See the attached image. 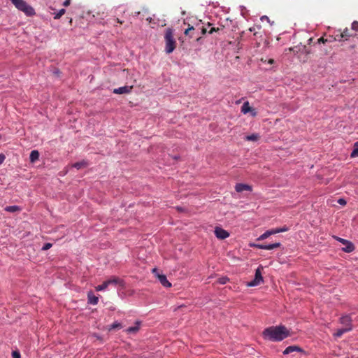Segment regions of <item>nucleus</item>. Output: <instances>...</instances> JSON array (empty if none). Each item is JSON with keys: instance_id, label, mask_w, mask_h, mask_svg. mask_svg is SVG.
Masks as SVG:
<instances>
[{"instance_id": "nucleus-1", "label": "nucleus", "mask_w": 358, "mask_h": 358, "mask_svg": "<svg viewBox=\"0 0 358 358\" xmlns=\"http://www.w3.org/2000/svg\"><path fill=\"white\" fill-rule=\"evenodd\" d=\"M262 334L264 338L275 342L281 341L291 335L289 331L283 325L268 327L264 330Z\"/></svg>"}, {"instance_id": "nucleus-2", "label": "nucleus", "mask_w": 358, "mask_h": 358, "mask_svg": "<svg viewBox=\"0 0 358 358\" xmlns=\"http://www.w3.org/2000/svg\"><path fill=\"white\" fill-rule=\"evenodd\" d=\"M166 43L165 51L167 54L171 53L176 48V41L173 38V30L171 28L166 29L164 34Z\"/></svg>"}, {"instance_id": "nucleus-3", "label": "nucleus", "mask_w": 358, "mask_h": 358, "mask_svg": "<svg viewBox=\"0 0 358 358\" xmlns=\"http://www.w3.org/2000/svg\"><path fill=\"white\" fill-rule=\"evenodd\" d=\"M12 3L19 10L23 12L27 16H31L35 14L34 9L29 5L24 0H10Z\"/></svg>"}, {"instance_id": "nucleus-4", "label": "nucleus", "mask_w": 358, "mask_h": 358, "mask_svg": "<svg viewBox=\"0 0 358 358\" xmlns=\"http://www.w3.org/2000/svg\"><path fill=\"white\" fill-rule=\"evenodd\" d=\"M262 267L259 266L255 271V275L253 280L248 283V286L254 287L260 285L264 282L263 277L262 275Z\"/></svg>"}, {"instance_id": "nucleus-5", "label": "nucleus", "mask_w": 358, "mask_h": 358, "mask_svg": "<svg viewBox=\"0 0 358 358\" xmlns=\"http://www.w3.org/2000/svg\"><path fill=\"white\" fill-rule=\"evenodd\" d=\"M152 273L155 274L156 278L159 280L160 283L165 287H171V283L167 280V278L164 274H160L158 272V269L157 268H154L152 269Z\"/></svg>"}, {"instance_id": "nucleus-6", "label": "nucleus", "mask_w": 358, "mask_h": 358, "mask_svg": "<svg viewBox=\"0 0 358 358\" xmlns=\"http://www.w3.org/2000/svg\"><path fill=\"white\" fill-rule=\"evenodd\" d=\"M335 238L343 245H345V247L343 248V251L346 252H351L355 250V246L350 241L339 237H335Z\"/></svg>"}, {"instance_id": "nucleus-7", "label": "nucleus", "mask_w": 358, "mask_h": 358, "mask_svg": "<svg viewBox=\"0 0 358 358\" xmlns=\"http://www.w3.org/2000/svg\"><path fill=\"white\" fill-rule=\"evenodd\" d=\"M352 320L350 315H345L340 318V323L344 326L345 329L350 328L352 330Z\"/></svg>"}, {"instance_id": "nucleus-8", "label": "nucleus", "mask_w": 358, "mask_h": 358, "mask_svg": "<svg viewBox=\"0 0 358 358\" xmlns=\"http://www.w3.org/2000/svg\"><path fill=\"white\" fill-rule=\"evenodd\" d=\"M215 234L217 238L221 240H224L229 236L228 231L218 227L215 229Z\"/></svg>"}, {"instance_id": "nucleus-9", "label": "nucleus", "mask_w": 358, "mask_h": 358, "mask_svg": "<svg viewBox=\"0 0 358 358\" xmlns=\"http://www.w3.org/2000/svg\"><path fill=\"white\" fill-rule=\"evenodd\" d=\"M241 112L243 114H246V113L250 112L251 115L253 117H255L257 115V112L255 111V110L254 108H252V107L250 106L248 101H246L243 104V106L241 107Z\"/></svg>"}, {"instance_id": "nucleus-10", "label": "nucleus", "mask_w": 358, "mask_h": 358, "mask_svg": "<svg viewBox=\"0 0 358 358\" xmlns=\"http://www.w3.org/2000/svg\"><path fill=\"white\" fill-rule=\"evenodd\" d=\"M133 86H123L113 90V93L116 94H129L131 92Z\"/></svg>"}, {"instance_id": "nucleus-11", "label": "nucleus", "mask_w": 358, "mask_h": 358, "mask_svg": "<svg viewBox=\"0 0 358 358\" xmlns=\"http://www.w3.org/2000/svg\"><path fill=\"white\" fill-rule=\"evenodd\" d=\"M107 283L108 284V285H115H115H118L121 287L124 286L123 280L117 277H115V276H113L110 279L107 280Z\"/></svg>"}, {"instance_id": "nucleus-12", "label": "nucleus", "mask_w": 358, "mask_h": 358, "mask_svg": "<svg viewBox=\"0 0 358 358\" xmlns=\"http://www.w3.org/2000/svg\"><path fill=\"white\" fill-rule=\"evenodd\" d=\"M235 189L237 192H242L243 191H251L252 187L246 184L238 183L235 186Z\"/></svg>"}, {"instance_id": "nucleus-13", "label": "nucleus", "mask_w": 358, "mask_h": 358, "mask_svg": "<svg viewBox=\"0 0 358 358\" xmlns=\"http://www.w3.org/2000/svg\"><path fill=\"white\" fill-rule=\"evenodd\" d=\"M294 352H303V350L299 346L290 345L285 348V350L283 351V355H289Z\"/></svg>"}, {"instance_id": "nucleus-14", "label": "nucleus", "mask_w": 358, "mask_h": 358, "mask_svg": "<svg viewBox=\"0 0 358 358\" xmlns=\"http://www.w3.org/2000/svg\"><path fill=\"white\" fill-rule=\"evenodd\" d=\"M140 322H136L134 327H129L126 331L128 334H136L140 329Z\"/></svg>"}, {"instance_id": "nucleus-15", "label": "nucleus", "mask_w": 358, "mask_h": 358, "mask_svg": "<svg viewBox=\"0 0 358 358\" xmlns=\"http://www.w3.org/2000/svg\"><path fill=\"white\" fill-rule=\"evenodd\" d=\"M88 303L92 305H96L98 303L99 299L97 296H94L92 293H89L87 295Z\"/></svg>"}, {"instance_id": "nucleus-16", "label": "nucleus", "mask_w": 358, "mask_h": 358, "mask_svg": "<svg viewBox=\"0 0 358 358\" xmlns=\"http://www.w3.org/2000/svg\"><path fill=\"white\" fill-rule=\"evenodd\" d=\"M185 36H189L190 38H193L194 36L198 34H195V29L193 26L189 27L184 32Z\"/></svg>"}, {"instance_id": "nucleus-17", "label": "nucleus", "mask_w": 358, "mask_h": 358, "mask_svg": "<svg viewBox=\"0 0 358 358\" xmlns=\"http://www.w3.org/2000/svg\"><path fill=\"white\" fill-rule=\"evenodd\" d=\"M350 331V328L345 329L344 327L339 329L334 334V336L336 338H340L343 334Z\"/></svg>"}, {"instance_id": "nucleus-18", "label": "nucleus", "mask_w": 358, "mask_h": 358, "mask_svg": "<svg viewBox=\"0 0 358 358\" xmlns=\"http://www.w3.org/2000/svg\"><path fill=\"white\" fill-rule=\"evenodd\" d=\"M39 158V152L37 150H32L29 155V159L31 162H34Z\"/></svg>"}, {"instance_id": "nucleus-19", "label": "nucleus", "mask_w": 358, "mask_h": 358, "mask_svg": "<svg viewBox=\"0 0 358 358\" xmlns=\"http://www.w3.org/2000/svg\"><path fill=\"white\" fill-rule=\"evenodd\" d=\"M259 138L260 136L258 134H252L251 135L246 136L245 139L248 141H257Z\"/></svg>"}, {"instance_id": "nucleus-20", "label": "nucleus", "mask_w": 358, "mask_h": 358, "mask_svg": "<svg viewBox=\"0 0 358 358\" xmlns=\"http://www.w3.org/2000/svg\"><path fill=\"white\" fill-rule=\"evenodd\" d=\"M4 210L9 213H15L17 211H20V208L17 206H6Z\"/></svg>"}, {"instance_id": "nucleus-21", "label": "nucleus", "mask_w": 358, "mask_h": 358, "mask_svg": "<svg viewBox=\"0 0 358 358\" xmlns=\"http://www.w3.org/2000/svg\"><path fill=\"white\" fill-rule=\"evenodd\" d=\"M108 284L107 283V280L104 281L101 285H98L96 287V291H103L106 289L108 287Z\"/></svg>"}, {"instance_id": "nucleus-22", "label": "nucleus", "mask_w": 358, "mask_h": 358, "mask_svg": "<svg viewBox=\"0 0 358 358\" xmlns=\"http://www.w3.org/2000/svg\"><path fill=\"white\" fill-rule=\"evenodd\" d=\"M354 147H355V148L350 155L351 157H358V142H356L354 144Z\"/></svg>"}, {"instance_id": "nucleus-23", "label": "nucleus", "mask_w": 358, "mask_h": 358, "mask_svg": "<svg viewBox=\"0 0 358 358\" xmlns=\"http://www.w3.org/2000/svg\"><path fill=\"white\" fill-rule=\"evenodd\" d=\"M86 165L87 164L85 162H80L73 164L72 166L77 169H80L81 168L85 167Z\"/></svg>"}, {"instance_id": "nucleus-24", "label": "nucleus", "mask_w": 358, "mask_h": 358, "mask_svg": "<svg viewBox=\"0 0 358 358\" xmlns=\"http://www.w3.org/2000/svg\"><path fill=\"white\" fill-rule=\"evenodd\" d=\"M280 245H281V244L280 243L268 244V245H266V250H273V249L280 247Z\"/></svg>"}, {"instance_id": "nucleus-25", "label": "nucleus", "mask_w": 358, "mask_h": 358, "mask_svg": "<svg viewBox=\"0 0 358 358\" xmlns=\"http://www.w3.org/2000/svg\"><path fill=\"white\" fill-rule=\"evenodd\" d=\"M65 13L66 10L64 8H62L57 13H55L54 18L56 20L59 19L63 15H64Z\"/></svg>"}, {"instance_id": "nucleus-26", "label": "nucleus", "mask_w": 358, "mask_h": 358, "mask_svg": "<svg viewBox=\"0 0 358 358\" xmlns=\"http://www.w3.org/2000/svg\"><path fill=\"white\" fill-rule=\"evenodd\" d=\"M273 229L275 231V234H278V233H281V232H285V231H287L289 230L288 227H287L275 228V229Z\"/></svg>"}, {"instance_id": "nucleus-27", "label": "nucleus", "mask_w": 358, "mask_h": 358, "mask_svg": "<svg viewBox=\"0 0 358 358\" xmlns=\"http://www.w3.org/2000/svg\"><path fill=\"white\" fill-rule=\"evenodd\" d=\"M229 280V279L224 276V277H222V278H220L218 280H217V282L220 285H224L226 284L228 281Z\"/></svg>"}, {"instance_id": "nucleus-28", "label": "nucleus", "mask_w": 358, "mask_h": 358, "mask_svg": "<svg viewBox=\"0 0 358 358\" xmlns=\"http://www.w3.org/2000/svg\"><path fill=\"white\" fill-rule=\"evenodd\" d=\"M269 236L270 235L268 234V231H266L258 238V240H264Z\"/></svg>"}, {"instance_id": "nucleus-29", "label": "nucleus", "mask_w": 358, "mask_h": 358, "mask_svg": "<svg viewBox=\"0 0 358 358\" xmlns=\"http://www.w3.org/2000/svg\"><path fill=\"white\" fill-rule=\"evenodd\" d=\"M352 29L355 31H358V21H354L352 23Z\"/></svg>"}, {"instance_id": "nucleus-30", "label": "nucleus", "mask_w": 358, "mask_h": 358, "mask_svg": "<svg viewBox=\"0 0 358 358\" xmlns=\"http://www.w3.org/2000/svg\"><path fill=\"white\" fill-rule=\"evenodd\" d=\"M52 244L50 243H45L44 245L42 248L43 250H48L52 247Z\"/></svg>"}, {"instance_id": "nucleus-31", "label": "nucleus", "mask_w": 358, "mask_h": 358, "mask_svg": "<svg viewBox=\"0 0 358 358\" xmlns=\"http://www.w3.org/2000/svg\"><path fill=\"white\" fill-rule=\"evenodd\" d=\"M220 30H222V29H220V28H215V27H213L211 28L208 31V33L211 34H213V32H217V31H219Z\"/></svg>"}, {"instance_id": "nucleus-32", "label": "nucleus", "mask_w": 358, "mask_h": 358, "mask_svg": "<svg viewBox=\"0 0 358 358\" xmlns=\"http://www.w3.org/2000/svg\"><path fill=\"white\" fill-rule=\"evenodd\" d=\"M255 246L259 249L266 250V245L265 244H256Z\"/></svg>"}, {"instance_id": "nucleus-33", "label": "nucleus", "mask_w": 358, "mask_h": 358, "mask_svg": "<svg viewBox=\"0 0 358 358\" xmlns=\"http://www.w3.org/2000/svg\"><path fill=\"white\" fill-rule=\"evenodd\" d=\"M120 327H121V324L120 323L115 322L111 325L110 329H116V328H120Z\"/></svg>"}, {"instance_id": "nucleus-34", "label": "nucleus", "mask_w": 358, "mask_h": 358, "mask_svg": "<svg viewBox=\"0 0 358 358\" xmlns=\"http://www.w3.org/2000/svg\"><path fill=\"white\" fill-rule=\"evenodd\" d=\"M12 355L13 358H20V354L19 352L14 351L13 352Z\"/></svg>"}, {"instance_id": "nucleus-35", "label": "nucleus", "mask_w": 358, "mask_h": 358, "mask_svg": "<svg viewBox=\"0 0 358 358\" xmlns=\"http://www.w3.org/2000/svg\"><path fill=\"white\" fill-rule=\"evenodd\" d=\"M338 203L339 204H341V205H345L346 204V201L343 199H339L338 201Z\"/></svg>"}, {"instance_id": "nucleus-36", "label": "nucleus", "mask_w": 358, "mask_h": 358, "mask_svg": "<svg viewBox=\"0 0 358 358\" xmlns=\"http://www.w3.org/2000/svg\"><path fill=\"white\" fill-rule=\"evenodd\" d=\"M5 155L3 154H0V165L5 160Z\"/></svg>"}, {"instance_id": "nucleus-37", "label": "nucleus", "mask_w": 358, "mask_h": 358, "mask_svg": "<svg viewBox=\"0 0 358 358\" xmlns=\"http://www.w3.org/2000/svg\"><path fill=\"white\" fill-rule=\"evenodd\" d=\"M326 41H327V39H324L323 37H321V38L317 39V43H324Z\"/></svg>"}, {"instance_id": "nucleus-38", "label": "nucleus", "mask_w": 358, "mask_h": 358, "mask_svg": "<svg viewBox=\"0 0 358 358\" xmlns=\"http://www.w3.org/2000/svg\"><path fill=\"white\" fill-rule=\"evenodd\" d=\"M71 3V0H66L64 3H63V6L66 7V6H69Z\"/></svg>"}, {"instance_id": "nucleus-39", "label": "nucleus", "mask_w": 358, "mask_h": 358, "mask_svg": "<svg viewBox=\"0 0 358 358\" xmlns=\"http://www.w3.org/2000/svg\"><path fill=\"white\" fill-rule=\"evenodd\" d=\"M207 29L205 28V27H202L201 29V34H206L207 33Z\"/></svg>"}, {"instance_id": "nucleus-40", "label": "nucleus", "mask_w": 358, "mask_h": 358, "mask_svg": "<svg viewBox=\"0 0 358 358\" xmlns=\"http://www.w3.org/2000/svg\"><path fill=\"white\" fill-rule=\"evenodd\" d=\"M342 36H350V34L348 32V29H345L341 34Z\"/></svg>"}, {"instance_id": "nucleus-41", "label": "nucleus", "mask_w": 358, "mask_h": 358, "mask_svg": "<svg viewBox=\"0 0 358 358\" xmlns=\"http://www.w3.org/2000/svg\"><path fill=\"white\" fill-rule=\"evenodd\" d=\"M303 48L306 55H309L311 53V51L310 50L306 49V46H304Z\"/></svg>"}, {"instance_id": "nucleus-42", "label": "nucleus", "mask_w": 358, "mask_h": 358, "mask_svg": "<svg viewBox=\"0 0 358 358\" xmlns=\"http://www.w3.org/2000/svg\"><path fill=\"white\" fill-rule=\"evenodd\" d=\"M268 234H269V235H273V234H275V231H273V229H270V230H268Z\"/></svg>"}, {"instance_id": "nucleus-43", "label": "nucleus", "mask_w": 358, "mask_h": 358, "mask_svg": "<svg viewBox=\"0 0 358 358\" xmlns=\"http://www.w3.org/2000/svg\"><path fill=\"white\" fill-rule=\"evenodd\" d=\"M268 63L270 64H274V59H269L268 60Z\"/></svg>"}, {"instance_id": "nucleus-44", "label": "nucleus", "mask_w": 358, "mask_h": 358, "mask_svg": "<svg viewBox=\"0 0 358 358\" xmlns=\"http://www.w3.org/2000/svg\"><path fill=\"white\" fill-rule=\"evenodd\" d=\"M116 21L117 23L122 24V21H121L120 19L117 18Z\"/></svg>"}, {"instance_id": "nucleus-45", "label": "nucleus", "mask_w": 358, "mask_h": 358, "mask_svg": "<svg viewBox=\"0 0 358 358\" xmlns=\"http://www.w3.org/2000/svg\"><path fill=\"white\" fill-rule=\"evenodd\" d=\"M289 51H293V52H295V51H296V50H295V48H289Z\"/></svg>"}, {"instance_id": "nucleus-46", "label": "nucleus", "mask_w": 358, "mask_h": 358, "mask_svg": "<svg viewBox=\"0 0 358 358\" xmlns=\"http://www.w3.org/2000/svg\"><path fill=\"white\" fill-rule=\"evenodd\" d=\"M263 19H264V20H268V17L267 16H263V17H262V20Z\"/></svg>"}, {"instance_id": "nucleus-47", "label": "nucleus", "mask_w": 358, "mask_h": 358, "mask_svg": "<svg viewBox=\"0 0 358 358\" xmlns=\"http://www.w3.org/2000/svg\"><path fill=\"white\" fill-rule=\"evenodd\" d=\"M201 39V37H197V38H196V41H199Z\"/></svg>"}, {"instance_id": "nucleus-48", "label": "nucleus", "mask_w": 358, "mask_h": 358, "mask_svg": "<svg viewBox=\"0 0 358 358\" xmlns=\"http://www.w3.org/2000/svg\"><path fill=\"white\" fill-rule=\"evenodd\" d=\"M312 40H313V38H310L308 41L310 43L312 41Z\"/></svg>"}, {"instance_id": "nucleus-49", "label": "nucleus", "mask_w": 358, "mask_h": 358, "mask_svg": "<svg viewBox=\"0 0 358 358\" xmlns=\"http://www.w3.org/2000/svg\"><path fill=\"white\" fill-rule=\"evenodd\" d=\"M250 31H253V29H252V28H250Z\"/></svg>"}]
</instances>
